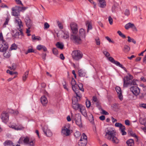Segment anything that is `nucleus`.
<instances>
[{
    "mask_svg": "<svg viewBox=\"0 0 146 146\" xmlns=\"http://www.w3.org/2000/svg\"><path fill=\"white\" fill-rule=\"evenodd\" d=\"M12 15L15 17H18L19 15V11L16 10H14L13 9H12Z\"/></svg>",
    "mask_w": 146,
    "mask_h": 146,
    "instance_id": "obj_31",
    "label": "nucleus"
},
{
    "mask_svg": "<svg viewBox=\"0 0 146 146\" xmlns=\"http://www.w3.org/2000/svg\"><path fill=\"white\" fill-rule=\"evenodd\" d=\"M115 127H119V129L122 127H123L124 126L122 124L119 123H116L115 124Z\"/></svg>",
    "mask_w": 146,
    "mask_h": 146,
    "instance_id": "obj_47",
    "label": "nucleus"
},
{
    "mask_svg": "<svg viewBox=\"0 0 146 146\" xmlns=\"http://www.w3.org/2000/svg\"><path fill=\"white\" fill-rule=\"evenodd\" d=\"M86 107L88 108H89L91 105L90 102L89 100H87L86 102Z\"/></svg>",
    "mask_w": 146,
    "mask_h": 146,
    "instance_id": "obj_56",
    "label": "nucleus"
},
{
    "mask_svg": "<svg viewBox=\"0 0 146 146\" xmlns=\"http://www.w3.org/2000/svg\"><path fill=\"white\" fill-rule=\"evenodd\" d=\"M106 138L108 140L111 138L116 135L115 131L113 128H108L105 130Z\"/></svg>",
    "mask_w": 146,
    "mask_h": 146,
    "instance_id": "obj_4",
    "label": "nucleus"
},
{
    "mask_svg": "<svg viewBox=\"0 0 146 146\" xmlns=\"http://www.w3.org/2000/svg\"><path fill=\"white\" fill-rule=\"evenodd\" d=\"M127 41L128 42H133L134 44H136V42L133 38H131L129 36H128L127 37Z\"/></svg>",
    "mask_w": 146,
    "mask_h": 146,
    "instance_id": "obj_41",
    "label": "nucleus"
},
{
    "mask_svg": "<svg viewBox=\"0 0 146 146\" xmlns=\"http://www.w3.org/2000/svg\"><path fill=\"white\" fill-rule=\"evenodd\" d=\"M71 84L72 86H73L75 85H77L76 84V82L75 81V80L73 78H72V79Z\"/></svg>",
    "mask_w": 146,
    "mask_h": 146,
    "instance_id": "obj_55",
    "label": "nucleus"
},
{
    "mask_svg": "<svg viewBox=\"0 0 146 146\" xmlns=\"http://www.w3.org/2000/svg\"><path fill=\"white\" fill-rule=\"evenodd\" d=\"M78 73L79 76L80 77H84L85 76V72L82 69H80L78 71Z\"/></svg>",
    "mask_w": 146,
    "mask_h": 146,
    "instance_id": "obj_26",
    "label": "nucleus"
},
{
    "mask_svg": "<svg viewBox=\"0 0 146 146\" xmlns=\"http://www.w3.org/2000/svg\"><path fill=\"white\" fill-rule=\"evenodd\" d=\"M58 25L60 29H62L63 28V26L62 23L59 22H58Z\"/></svg>",
    "mask_w": 146,
    "mask_h": 146,
    "instance_id": "obj_61",
    "label": "nucleus"
},
{
    "mask_svg": "<svg viewBox=\"0 0 146 146\" xmlns=\"http://www.w3.org/2000/svg\"><path fill=\"white\" fill-rule=\"evenodd\" d=\"M103 53L105 56L107 57H108L110 55L109 53L106 50L104 51H103Z\"/></svg>",
    "mask_w": 146,
    "mask_h": 146,
    "instance_id": "obj_50",
    "label": "nucleus"
},
{
    "mask_svg": "<svg viewBox=\"0 0 146 146\" xmlns=\"http://www.w3.org/2000/svg\"><path fill=\"white\" fill-rule=\"evenodd\" d=\"M4 145L5 146L8 145L11 146L13 144L12 142L10 140H7L6 141L3 143Z\"/></svg>",
    "mask_w": 146,
    "mask_h": 146,
    "instance_id": "obj_29",
    "label": "nucleus"
},
{
    "mask_svg": "<svg viewBox=\"0 0 146 146\" xmlns=\"http://www.w3.org/2000/svg\"><path fill=\"white\" fill-rule=\"evenodd\" d=\"M75 121L76 124L79 127H82V125L81 122V116L79 114H76L75 116Z\"/></svg>",
    "mask_w": 146,
    "mask_h": 146,
    "instance_id": "obj_8",
    "label": "nucleus"
},
{
    "mask_svg": "<svg viewBox=\"0 0 146 146\" xmlns=\"http://www.w3.org/2000/svg\"><path fill=\"white\" fill-rule=\"evenodd\" d=\"M115 90L117 93L119 99L121 100H122L123 96L120 88L119 87L117 86L115 88Z\"/></svg>",
    "mask_w": 146,
    "mask_h": 146,
    "instance_id": "obj_18",
    "label": "nucleus"
},
{
    "mask_svg": "<svg viewBox=\"0 0 146 146\" xmlns=\"http://www.w3.org/2000/svg\"><path fill=\"white\" fill-rule=\"evenodd\" d=\"M133 76L130 74L125 77L123 79V86L127 87L129 85H136V83L134 80H132Z\"/></svg>",
    "mask_w": 146,
    "mask_h": 146,
    "instance_id": "obj_1",
    "label": "nucleus"
},
{
    "mask_svg": "<svg viewBox=\"0 0 146 146\" xmlns=\"http://www.w3.org/2000/svg\"><path fill=\"white\" fill-rule=\"evenodd\" d=\"M9 47V45L7 43H2L1 45L0 44V52H4L6 51Z\"/></svg>",
    "mask_w": 146,
    "mask_h": 146,
    "instance_id": "obj_13",
    "label": "nucleus"
},
{
    "mask_svg": "<svg viewBox=\"0 0 146 146\" xmlns=\"http://www.w3.org/2000/svg\"><path fill=\"white\" fill-rule=\"evenodd\" d=\"M139 106L140 107L146 109V104H139Z\"/></svg>",
    "mask_w": 146,
    "mask_h": 146,
    "instance_id": "obj_58",
    "label": "nucleus"
},
{
    "mask_svg": "<svg viewBox=\"0 0 146 146\" xmlns=\"http://www.w3.org/2000/svg\"><path fill=\"white\" fill-rule=\"evenodd\" d=\"M99 2V6L102 8H105L106 6V2L105 0H98Z\"/></svg>",
    "mask_w": 146,
    "mask_h": 146,
    "instance_id": "obj_20",
    "label": "nucleus"
},
{
    "mask_svg": "<svg viewBox=\"0 0 146 146\" xmlns=\"http://www.w3.org/2000/svg\"><path fill=\"white\" fill-rule=\"evenodd\" d=\"M3 54V56L7 58H9L10 56V52H7L6 51Z\"/></svg>",
    "mask_w": 146,
    "mask_h": 146,
    "instance_id": "obj_42",
    "label": "nucleus"
},
{
    "mask_svg": "<svg viewBox=\"0 0 146 146\" xmlns=\"http://www.w3.org/2000/svg\"><path fill=\"white\" fill-rule=\"evenodd\" d=\"M62 133L66 136L69 135L71 133V131L69 127L68 126L63 127L62 129Z\"/></svg>",
    "mask_w": 146,
    "mask_h": 146,
    "instance_id": "obj_9",
    "label": "nucleus"
},
{
    "mask_svg": "<svg viewBox=\"0 0 146 146\" xmlns=\"http://www.w3.org/2000/svg\"><path fill=\"white\" fill-rule=\"evenodd\" d=\"M81 113L85 117H87L88 115L85 106L82 104L80 106L79 109Z\"/></svg>",
    "mask_w": 146,
    "mask_h": 146,
    "instance_id": "obj_15",
    "label": "nucleus"
},
{
    "mask_svg": "<svg viewBox=\"0 0 146 146\" xmlns=\"http://www.w3.org/2000/svg\"><path fill=\"white\" fill-rule=\"evenodd\" d=\"M80 105L81 104H79L78 103H75L74 102V104H72V106L74 109L77 110L79 109Z\"/></svg>",
    "mask_w": 146,
    "mask_h": 146,
    "instance_id": "obj_25",
    "label": "nucleus"
},
{
    "mask_svg": "<svg viewBox=\"0 0 146 146\" xmlns=\"http://www.w3.org/2000/svg\"><path fill=\"white\" fill-rule=\"evenodd\" d=\"M70 27L72 31V33H77L78 29L77 24L74 23H72L70 24Z\"/></svg>",
    "mask_w": 146,
    "mask_h": 146,
    "instance_id": "obj_12",
    "label": "nucleus"
},
{
    "mask_svg": "<svg viewBox=\"0 0 146 146\" xmlns=\"http://www.w3.org/2000/svg\"><path fill=\"white\" fill-rule=\"evenodd\" d=\"M82 39L85 38L86 36L85 31L83 29H80L79 31L78 34H77Z\"/></svg>",
    "mask_w": 146,
    "mask_h": 146,
    "instance_id": "obj_16",
    "label": "nucleus"
},
{
    "mask_svg": "<svg viewBox=\"0 0 146 146\" xmlns=\"http://www.w3.org/2000/svg\"><path fill=\"white\" fill-rule=\"evenodd\" d=\"M11 127L16 130H21L23 128L22 126L20 125L17 126L12 125L11 126Z\"/></svg>",
    "mask_w": 146,
    "mask_h": 146,
    "instance_id": "obj_23",
    "label": "nucleus"
},
{
    "mask_svg": "<svg viewBox=\"0 0 146 146\" xmlns=\"http://www.w3.org/2000/svg\"><path fill=\"white\" fill-rule=\"evenodd\" d=\"M32 39L33 41L35 40H41V38L40 36H35L34 35H32Z\"/></svg>",
    "mask_w": 146,
    "mask_h": 146,
    "instance_id": "obj_32",
    "label": "nucleus"
},
{
    "mask_svg": "<svg viewBox=\"0 0 146 146\" xmlns=\"http://www.w3.org/2000/svg\"><path fill=\"white\" fill-rule=\"evenodd\" d=\"M0 41L2 43H7L4 40L3 34L1 32L0 33Z\"/></svg>",
    "mask_w": 146,
    "mask_h": 146,
    "instance_id": "obj_39",
    "label": "nucleus"
},
{
    "mask_svg": "<svg viewBox=\"0 0 146 146\" xmlns=\"http://www.w3.org/2000/svg\"><path fill=\"white\" fill-rule=\"evenodd\" d=\"M130 48L127 45H125L123 47V50L125 52H128L130 50Z\"/></svg>",
    "mask_w": 146,
    "mask_h": 146,
    "instance_id": "obj_34",
    "label": "nucleus"
},
{
    "mask_svg": "<svg viewBox=\"0 0 146 146\" xmlns=\"http://www.w3.org/2000/svg\"><path fill=\"white\" fill-rule=\"evenodd\" d=\"M42 130L45 134L46 136L50 137L52 135V133L50 130L48 129L46 125H45L44 128L42 127Z\"/></svg>",
    "mask_w": 146,
    "mask_h": 146,
    "instance_id": "obj_14",
    "label": "nucleus"
},
{
    "mask_svg": "<svg viewBox=\"0 0 146 146\" xmlns=\"http://www.w3.org/2000/svg\"><path fill=\"white\" fill-rule=\"evenodd\" d=\"M15 21L17 23L19 26H20L22 25L21 21L20 19L18 18H17V19H15Z\"/></svg>",
    "mask_w": 146,
    "mask_h": 146,
    "instance_id": "obj_43",
    "label": "nucleus"
},
{
    "mask_svg": "<svg viewBox=\"0 0 146 146\" xmlns=\"http://www.w3.org/2000/svg\"><path fill=\"white\" fill-rule=\"evenodd\" d=\"M80 135L81 133L79 131H76L74 133V136L76 138L80 137Z\"/></svg>",
    "mask_w": 146,
    "mask_h": 146,
    "instance_id": "obj_51",
    "label": "nucleus"
},
{
    "mask_svg": "<svg viewBox=\"0 0 146 146\" xmlns=\"http://www.w3.org/2000/svg\"><path fill=\"white\" fill-rule=\"evenodd\" d=\"M43 45H38L37 46L36 48L38 50H40L42 49Z\"/></svg>",
    "mask_w": 146,
    "mask_h": 146,
    "instance_id": "obj_60",
    "label": "nucleus"
},
{
    "mask_svg": "<svg viewBox=\"0 0 146 146\" xmlns=\"http://www.w3.org/2000/svg\"><path fill=\"white\" fill-rule=\"evenodd\" d=\"M56 45L57 48L61 50L63 49L64 46V45L62 43H60L59 42H57Z\"/></svg>",
    "mask_w": 146,
    "mask_h": 146,
    "instance_id": "obj_35",
    "label": "nucleus"
},
{
    "mask_svg": "<svg viewBox=\"0 0 146 146\" xmlns=\"http://www.w3.org/2000/svg\"><path fill=\"white\" fill-rule=\"evenodd\" d=\"M86 25L88 27V29L87 32L88 33V32L90 30H91L92 29V25L91 23L88 21L86 23Z\"/></svg>",
    "mask_w": 146,
    "mask_h": 146,
    "instance_id": "obj_36",
    "label": "nucleus"
},
{
    "mask_svg": "<svg viewBox=\"0 0 146 146\" xmlns=\"http://www.w3.org/2000/svg\"><path fill=\"white\" fill-rule=\"evenodd\" d=\"M44 29H47L48 28L50 27L49 24L47 22L45 23H44Z\"/></svg>",
    "mask_w": 146,
    "mask_h": 146,
    "instance_id": "obj_57",
    "label": "nucleus"
},
{
    "mask_svg": "<svg viewBox=\"0 0 146 146\" xmlns=\"http://www.w3.org/2000/svg\"><path fill=\"white\" fill-rule=\"evenodd\" d=\"M77 33H72L70 35V39L73 43L77 44H80L82 42V39Z\"/></svg>",
    "mask_w": 146,
    "mask_h": 146,
    "instance_id": "obj_3",
    "label": "nucleus"
},
{
    "mask_svg": "<svg viewBox=\"0 0 146 146\" xmlns=\"http://www.w3.org/2000/svg\"><path fill=\"white\" fill-rule=\"evenodd\" d=\"M72 104H74V102L75 103H78V99L76 98V97H73L72 99Z\"/></svg>",
    "mask_w": 146,
    "mask_h": 146,
    "instance_id": "obj_44",
    "label": "nucleus"
},
{
    "mask_svg": "<svg viewBox=\"0 0 146 146\" xmlns=\"http://www.w3.org/2000/svg\"><path fill=\"white\" fill-rule=\"evenodd\" d=\"M52 52L55 55H57L58 54V51L56 48H53L52 49Z\"/></svg>",
    "mask_w": 146,
    "mask_h": 146,
    "instance_id": "obj_52",
    "label": "nucleus"
},
{
    "mask_svg": "<svg viewBox=\"0 0 146 146\" xmlns=\"http://www.w3.org/2000/svg\"><path fill=\"white\" fill-rule=\"evenodd\" d=\"M124 14L125 15L127 16H128L130 14L129 10L127 9H126L125 10Z\"/></svg>",
    "mask_w": 146,
    "mask_h": 146,
    "instance_id": "obj_62",
    "label": "nucleus"
},
{
    "mask_svg": "<svg viewBox=\"0 0 146 146\" xmlns=\"http://www.w3.org/2000/svg\"><path fill=\"white\" fill-rule=\"evenodd\" d=\"M72 54L74 59L76 60H78L80 59L83 56L82 52L80 50L73 51Z\"/></svg>",
    "mask_w": 146,
    "mask_h": 146,
    "instance_id": "obj_5",
    "label": "nucleus"
},
{
    "mask_svg": "<svg viewBox=\"0 0 146 146\" xmlns=\"http://www.w3.org/2000/svg\"><path fill=\"white\" fill-rule=\"evenodd\" d=\"M140 123L142 125H144L146 126V119L140 118L139 119Z\"/></svg>",
    "mask_w": 146,
    "mask_h": 146,
    "instance_id": "obj_33",
    "label": "nucleus"
},
{
    "mask_svg": "<svg viewBox=\"0 0 146 146\" xmlns=\"http://www.w3.org/2000/svg\"><path fill=\"white\" fill-rule=\"evenodd\" d=\"M96 44L97 45H100V41L99 38L96 39Z\"/></svg>",
    "mask_w": 146,
    "mask_h": 146,
    "instance_id": "obj_63",
    "label": "nucleus"
},
{
    "mask_svg": "<svg viewBox=\"0 0 146 146\" xmlns=\"http://www.w3.org/2000/svg\"><path fill=\"white\" fill-rule=\"evenodd\" d=\"M108 21L110 25H111L112 24L113 20L110 16H109L108 17Z\"/></svg>",
    "mask_w": 146,
    "mask_h": 146,
    "instance_id": "obj_54",
    "label": "nucleus"
},
{
    "mask_svg": "<svg viewBox=\"0 0 146 146\" xmlns=\"http://www.w3.org/2000/svg\"><path fill=\"white\" fill-rule=\"evenodd\" d=\"M78 85H75L73 86H72V89L73 91L74 92L77 91L78 90Z\"/></svg>",
    "mask_w": 146,
    "mask_h": 146,
    "instance_id": "obj_48",
    "label": "nucleus"
},
{
    "mask_svg": "<svg viewBox=\"0 0 146 146\" xmlns=\"http://www.w3.org/2000/svg\"><path fill=\"white\" fill-rule=\"evenodd\" d=\"M11 112L14 115H17L18 113L19 112L17 111H14L13 110H11Z\"/></svg>",
    "mask_w": 146,
    "mask_h": 146,
    "instance_id": "obj_59",
    "label": "nucleus"
},
{
    "mask_svg": "<svg viewBox=\"0 0 146 146\" xmlns=\"http://www.w3.org/2000/svg\"><path fill=\"white\" fill-rule=\"evenodd\" d=\"M26 24L27 27H31L32 23L31 20L29 17H27L25 19Z\"/></svg>",
    "mask_w": 146,
    "mask_h": 146,
    "instance_id": "obj_22",
    "label": "nucleus"
},
{
    "mask_svg": "<svg viewBox=\"0 0 146 146\" xmlns=\"http://www.w3.org/2000/svg\"><path fill=\"white\" fill-rule=\"evenodd\" d=\"M117 33L122 38H126L125 36L122 33L121 31H118L117 32Z\"/></svg>",
    "mask_w": 146,
    "mask_h": 146,
    "instance_id": "obj_45",
    "label": "nucleus"
},
{
    "mask_svg": "<svg viewBox=\"0 0 146 146\" xmlns=\"http://www.w3.org/2000/svg\"><path fill=\"white\" fill-rule=\"evenodd\" d=\"M128 134L129 135L131 136L137 138V136L135 134L133 133L131 129H129L128 131Z\"/></svg>",
    "mask_w": 146,
    "mask_h": 146,
    "instance_id": "obj_24",
    "label": "nucleus"
},
{
    "mask_svg": "<svg viewBox=\"0 0 146 146\" xmlns=\"http://www.w3.org/2000/svg\"><path fill=\"white\" fill-rule=\"evenodd\" d=\"M114 135L109 140L111 141L113 143L115 144H117L119 143V140Z\"/></svg>",
    "mask_w": 146,
    "mask_h": 146,
    "instance_id": "obj_21",
    "label": "nucleus"
},
{
    "mask_svg": "<svg viewBox=\"0 0 146 146\" xmlns=\"http://www.w3.org/2000/svg\"><path fill=\"white\" fill-rule=\"evenodd\" d=\"M126 143L128 146H133L134 145V141L132 139H129L128 140Z\"/></svg>",
    "mask_w": 146,
    "mask_h": 146,
    "instance_id": "obj_27",
    "label": "nucleus"
},
{
    "mask_svg": "<svg viewBox=\"0 0 146 146\" xmlns=\"http://www.w3.org/2000/svg\"><path fill=\"white\" fill-rule=\"evenodd\" d=\"M83 84L81 83H80L78 85V86L79 88V89L83 92L84 91V89L83 88Z\"/></svg>",
    "mask_w": 146,
    "mask_h": 146,
    "instance_id": "obj_46",
    "label": "nucleus"
},
{
    "mask_svg": "<svg viewBox=\"0 0 146 146\" xmlns=\"http://www.w3.org/2000/svg\"><path fill=\"white\" fill-rule=\"evenodd\" d=\"M29 72V70H27L23 74L22 77V79L23 81H25L26 80L27 78L28 77Z\"/></svg>",
    "mask_w": 146,
    "mask_h": 146,
    "instance_id": "obj_30",
    "label": "nucleus"
},
{
    "mask_svg": "<svg viewBox=\"0 0 146 146\" xmlns=\"http://www.w3.org/2000/svg\"><path fill=\"white\" fill-rule=\"evenodd\" d=\"M130 88V90L134 95L135 96L138 95L140 93L139 88L135 85H132Z\"/></svg>",
    "mask_w": 146,
    "mask_h": 146,
    "instance_id": "obj_7",
    "label": "nucleus"
},
{
    "mask_svg": "<svg viewBox=\"0 0 146 146\" xmlns=\"http://www.w3.org/2000/svg\"><path fill=\"white\" fill-rule=\"evenodd\" d=\"M35 142V140H30L27 137L25 138L21 137L20 138L18 141V143H23L27 145L28 146H34Z\"/></svg>",
    "mask_w": 146,
    "mask_h": 146,
    "instance_id": "obj_2",
    "label": "nucleus"
},
{
    "mask_svg": "<svg viewBox=\"0 0 146 146\" xmlns=\"http://www.w3.org/2000/svg\"><path fill=\"white\" fill-rule=\"evenodd\" d=\"M21 7L19 6H16L15 7L12 8V9H13V10H16L19 11V10L20 11Z\"/></svg>",
    "mask_w": 146,
    "mask_h": 146,
    "instance_id": "obj_53",
    "label": "nucleus"
},
{
    "mask_svg": "<svg viewBox=\"0 0 146 146\" xmlns=\"http://www.w3.org/2000/svg\"><path fill=\"white\" fill-rule=\"evenodd\" d=\"M108 60L114 64L116 65L119 66L124 70L125 69V68L124 67H123L122 64H120L119 62L115 60L112 57H108Z\"/></svg>",
    "mask_w": 146,
    "mask_h": 146,
    "instance_id": "obj_10",
    "label": "nucleus"
},
{
    "mask_svg": "<svg viewBox=\"0 0 146 146\" xmlns=\"http://www.w3.org/2000/svg\"><path fill=\"white\" fill-rule=\"evenodd\" d=\"M40 102L43 106H46L48 103V100L46 97L43 96L40 98Z\"/></svg>",
    "mask_w": 146,
    "mask_h": 146,
    "instance_id": "obj_19",
    "label": "nucleus"
},
{
    "mask_svg": "<svg viewBox=\"0 0 146 146\" xmlns=\"http://www.w3.org/2000/svg\"><path fill=\"white\" fill-rule=\"evenodd\" d=\"M87 117L90 122L92 123H93L94 119L93 115L91 113H90V115H89L88 116H87Z\"/></svg>",
    "mask_w": 146,
    "mask_h": 146,
    "instance_id": "obj_38",
    "label": "nucleus"
},
{
    "mask_svg": "<svg viewBox=\"0 0 146 146\" xmlns=\"http://www.w3.org/2000/svg\"><path fill=\"white\" fill-rule=\"evenodd\" d=\"M125 28L127 30L129 29V28H131L136 31H137V30L134 25L133 23H129L125 25Z\"/></svg>",
    "mask_w": 146,
    "mask_h": 146,
    "instance_id": "obj_17",
    "label": "nucleus"
},
{
    "mask_svg": "<svg viewBox=\"0 0 146 146\" xmlns=\"http://www.w3.org/2000/svg\"><path fill=\"white\" fill-rule=\"evenodd\" d=\"M125 127L124 126L121 127L119 130L120 131L122 135H126L127 134L126 132L125 131Z\"/></svg>",
    "mask_w": 146,
    "mask_h": 146,
    "instance_id": "obj_37",
    "label": "nucleus"
},
{
    "mask_svg": "<svg viewBox=\"0 0 146 146\" xmlns=\"http://www.w3.org/2000/svg\"><path fill=\"white\" fill-rule=\"evenodd\" d=\"M11 50H16L17 49V46L15 44H13L10 48Z\"/></svg>",
    "mask_w": 146,
    "mask_h": 146,
    "instance_id": "obj_49",
    "label": "nucleus"
},
{
    "mask_svg": "<svg viewBox=\"0 0 146 146\" xmlns=\"http://www.w3.org/2000/svg\"><path fill=\"white\" fill-rule=\"evenodd\" d=\"M15 35L16 38H19V36L21 35V36H23V31L17 32L15 33Z\"/></svg>",
    "mask_w": 146,
    "mask_h": 146,
    "instance_id": "obj_40",
    "label": "nucleus"
},
{
    "mask_svg": "<svg viewBox=\"0 0 146 146\" xmlns=\"http://www.w3.org/2000/svg\"><path fill=\"white\" fill-rule=\"evenodd\" d=\"M63 37L64 39H66L69 38V34L68 32L66 31H63Z\"/></svg>",
    "mask_w": 146,
    "mask_h": 146,
    "instance_id": "obj_28",
    "label": "nucleus"
},
{
    "mask_svg": "<svg viewBox=\"0 0 146 146\" xmlns=\"http://www.w3.org/2000/svg\"><path fill=\"white\" fill-rule=\"evenodd\" d=\"M87 143V137L84 133H82L78 142L79 146H86Z\"/></svg>",
    "mask_w": 146,
    "mask_h": 146,
    "instance_id": "obj_6",
    "label": "nucleus"
},
{
    "mask_svg": "<svg viewBox=\"0 0 146 146\" xmlns=\"http://www.w3.org/2000/svg\"><path fill=\"white\" fill-rule=\"evenodd\" d=\"M12 68H13V70H15L16 69V64L15 63H13L12 64Z\"/></svg>",
    "mask_w": 146,
    "mask_h": 146,
    "instance_id": "obj_64",
    "label": "nucleus"
},
{
    "mask_svg": "<svg viewBox=\"0 0 146 146\" xmlns=\"http://www.w3.org/2000/svg\"><path fill=\"white\" fill-rule=\"evenodd\" d=\"M9 115L6 111H3L1 115V118L2 121L4 122H6L9 119Z\"/></svg>",
    "mask_w": 146,
    "mask_h": 146,
    "instance_id": "obj_11",
    "label": "nucleus"
}]
</instances>
